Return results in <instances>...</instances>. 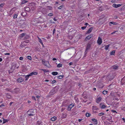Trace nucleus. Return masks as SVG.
I'll use <instances>...</instances> for the list:
<instances>
[{
    "label": "nucleus",
    "mask_w": 125,
    "mask_h": 125,
    "mask_svg": "<svg viewBox=\"0 0 125 125\" xmlns=\"http://www.w3.org/2000/svg\"><path fill=\"white\" fill-rule=\"evenodd\" d=\"M34 110H33L32 109H30L29 110L28 112V113H29L28 114V115L31 116H32L34 115Z\"/></svg>",
    "instance_id": "nucleus-1"
},
{
    "label": "nucleus",
    "mask_w": 125,
    "mask_h": 125,
    "mask_svg": "<svg viewBox=\"0 0 125 125\" xmlns=\"http://www.w3.org/2000/svg\"><path fill=\"white\" fill-rule=\"evenodd\" d=\"M42 63L45 66L47 67H49L50 64L49 62L45 61L44 60H42Z\"/></svg>",
    "instance_id": "nucleus-2"
},
{
    "label": "nucleus",
    "mask_w": 125,
    "mask_h": 125,
    "mask_svg": "<svg viewBox=\"0 0 125 125\" xmlns=\"http://www.w3.org/2000/svg\"><path fill=\"white\" fill-rule=\"evenodd\" d=\"M74 106V105L73 104H71L69 105L68 107L67 110L68 111H70L71 108Z\"/></svg>",
    "instance_id": "nucleus-3"
},
{
    "label": "nucleus",
    "mask_w": 125,
    "mask_h": 125,
    "mask_svg": "<svg viewBox=\"0 0 125 125\" xmlns=\"http://www.w3.org/2000/svg\"><path fill=\"white\" fill-rule=\"evenodd\" d=\"M97 43L99 45H101L102 43V39L100 37H99L98 38L97 41Z\"/></svg>",
    "instance_id": "nucleus-4"
},
{
    "label": "nucleus",
    "mask_w": 125,
    "mask_h": 125,
    "mask_svg": "<svg viewBox=\"0 0 125 125\" xmlns=\"http://www.w3.org/2000/svg\"><path fill=\"white\" fill-rule=\"evenodd\" d=\"M90 45L89 44H88L87 45V47L86 48V50L85 52V54H86L87 53V52H86V51L87 50H88L90 48Z\"/></svg>",
    "instance_id": "nucleus-5"
},
{
    "label": "nucleus",
    "mask_w": 125,
    "mask_h": 125,
    "mask_svg": "<svg viewBox=\"0 0 125 125\" xmlns=\"http://www.w3.org/2000/svg\"><path fill=\"white\" fill-rule=\"evenodd\" d=\"M93 36L92 34H91L88 36L85 39L86 41H87L89 40Z\"/></svg>",
    "instance_id": "nucleus-6"
},
{
    "label": "nucleus",
    "mask_w": 125,
    "mask_h": 125,
    "mask_svg": "<svg viewBox=\"0 0 125 125\" xmlns=\"http://www.w3.org/2000/svg\"><path fill=\"white\" fill-rule=\"evenodd\" d=\"M113 5L114 7L115 8H117L120 7L121 6V4H114Z\"/></svg>",
    "instance_id": "nucleus-7"
},
{
    "label": "nucleus",
    "mask_w": 125,
    "mask_h": 125,
    "mask_svg": "<svg viewBox=\"0 0 125 125\" xmlns=\"http://www.w3.org/2000/svg\"><path fill=\"white\" fill-rule=\"evenodd\" d=\"M24 80L23 78L21 77H20L18 78L17 80V81L19 82H21L23 81Z\"/></svg>",
    "instance_id": "nucleus-8"
},
{
    "label": "nucleus",
    "mask_w": 125,
    "mask_h": 125,
    "mask_svg": "<svg viewBox=\"0 0 125 125\" xmlns=\"http://www.w3.org/2000/svg\"><path fill=\"white\" fill-rule=\"evenodd\" d=\"M37 74V72H32L30 73L29 74V75L30 76H31L33 74L35 75Z\"/></svg>",
    "instance_id": "nucleus-9"
},
{
    "label": "nucleus",
    "mask_w": 125,
    "mask_h": 125,
    "mask_svg": "<svg viewBox=\"0 0 125 125\" xmlns=\"http://www.w3.org/2000/svg\"><path fill=\"white\" fill-rule=\"evenodd\" d=\"M38 40H39V42L43 46H44V45L43 44V43L42 42V40L40 38H39L38 37Z\"/></svg>",
    "instance_id": "nucleus-10"
},
{
    "label": "nucleus",
    "mask_w": 125,
    "mask_h": 125,
    "mask_svg": "<svg viewBox=\"0 0 125 125\" xmlns=\"http://www.w3.org/2000/svg\"><path fill=\"white\" fill-rule=\"evenodd\" d=\"M56 119L57 117L55 116H54L51 118V120L52 121H54L56 120Z\"/></svg>",
    "instance_id": "nucleus-11"
},
{
    "label": "nucleus",
    "mask_w": 125,
    "mask_h": 125,
    "mask_svg": "<svg viewBox=\"0 0 125 125\" xmlns=\"http://www.w3.org/2000/svg\"><path fill=\"white\" fill-rule=\"evenodd\" d=\"M93 109L95 110H97L98 108L96 106H93Z\"/></svg>",
    "instance_id": "nucleus-12"
},
{
    "label": "nucleus",
    "mask_w": 125,
    "mask_h": 125,
    "mask_svg": "<svg viewBox=\"0 0 125 125\" xmlns=\"http://www.w3.org/2000/svg\"><path fill=\"white\" fill-rule=\"evenodd\" d=\"M58 73L57 72H53L52 73V74L54 75H57L58 74Z\"/></svg>",
    "instance_id": "nucleus-13"
},
{
    "label": "nucleus",
    "mask_w": 125,
    "mask_h": 125,
    "mask_svg": "<svg viewBox=\"0 0 125 125\" xmlns=\"http://www.w3.org/2000/svg\"><path fill=\"white\" fill-rule=\"evenodd\" d=\"M110 44H108L107 45L105 46V49L106 50H107L108 49L109 47Z\"/></svg>",
    "instance_id": "nucleus-14"
},
{
    "label": "nucleus",
    "mask_w": 125,
    "mask_h": 125,
    "mask_svg": "<svg viewBox=\"0 0 125 125\" xmlns=\"http://www.w3.org/2000/svg\"><path fill=\"white\" fill-rule=\"evenodd\" d=\"M113 68L115 69H116L118 67V66H117L114 65L113 66Z\"/></svg>",
    "instance_id": "nucleus-15"
},
{
    "label": "nucleus",
    "mask_w": 125,
    "mask_h": 125,
    "mask_svg": "<svg viewBox=\"0 0 125 125\" xmlns=\"http://www.w3.org/2000/svg\"><path fill=\"white\" fill-rule=\"evenodd\" d=\"M93 29V28L92 27L89 29L88 31V32H87L88 33H90Z\"/></svg>",
    "instance_id": "nucleus-16"
},
{
    "label": "nucleus",
    "mask_w": 125,
    "mask_h": 125,
    "mask_svg": "<svg viewBox=\"0 0 125 125\" xmlns=\"http://www.w3.org/2000/svg\"><path fill=\"white\" fill-rule=\"evenodd\" d=\"M63 76L61 75L58 77V78L59 79H62L63 77Z\"/></svg>",
    "instance_id": "nucleus-17"
},
{
    "label": "nucleus",
    "mask_w": 125,
    "mask_h": 125,
    "mask_svg": "<svg viewBox=\"0 0 125 125\" xmlns=\"http://www.w3.org/2000/svg\"><path fill=\"white\" fill-rule=\"evenodd\" d=\"M25 33H22L21 34L20 37L21 38L22 37H23L24 35H25Z\"/></svg>",
    "instance_id": "nucleus-18"
},
{
    "label": "nucleus",
    "mask_w": 125,
    "mask_h": 125,
    "mask_svg": "<svg viewBox=\"0 0 125 125\" xmlns=\"http://www.w3.org/2000/svg\"><path fill=\"white\" fill-rule=\"evenodd\" d=\"M30 76V75H29H29H27L26 76H25V79H25V80H26H26H27L28 79V78H29V77Z\"/></svg>",
    "instance_id": "nucleus-19"
},
{
    "label": "nucleus",
    "mask_w": 125,
    "mask_h": 125,
    "mask_svg": "<svg viewBox=\"0 0 125 125\" xmlns=\"http://www.w3.org/2000/svg\"><path fill=\"white\" fill-rule=\"evenodd\" d=\"M115 53V51L114 50L111 52L110 54L111 55H114Z\"/></svg>",
    "instance_id": "nucleus-20"
},
{
    "label": "nucleus",
    "mask_w": 125,
    "mask_h": 125,
    "mask_svg": "<svg viewBox=\"0 0 125 125\" xmlns=\"http://www.w3.org/2000/svg\"><path fill=\"white\" fill-rule=\"evenodd\" d=\"M62 64L61 63L57 65V67L58 68H60L62 66Z\"/></svg>",
    "instance_id": "nucleus-21"
},
{
    "label": "nucleus",
    "mask_w": 125,
    "mask_h": 125,
    "mask_svg": "<svg viewBox=\"0 0 125 125\" xmlns=\"http://www.w3.org/2000/svg\"><path fill=\"white\" fill-rule=\"evenodd\" d=\"M27 59L30 60H31V56H28L27 57Z\"/></svg>",
    "instance_id": "nucleus-22"
},
{
    "label": "nucleus",
    "mask_w": 125,
    "mask_h": 125,
    "mask_svg": "<svg viewBox=\"0 0 125 125\" xmlns=\"http://www.w3.org/2000/svg\"><path fill=\"white\" fill-rule=\"evenodd\" d=\"M101 97H99L97 100V103H98L101 100Z\"/></svg>",
    "instance_id": "nucleus-23"
},
{
    "label": "nucleus",
    "mask_w": 125,
    "mask_h": 125,
    "mask_svg": "<svg viewBox=\"0 0 125 125\" xmlns=\"http://www.w3.org/2000/svg\"><path fill=\"white\" fill-rule=\"evenodd\" d=\"M18 14H15L14 15V16H13V18L14 19H15L17 18V16H18Z\"/></svg>",
    "instance_id": "nucleus-24"
},
{
    "label": "nucleus",
    "mask_w": 125,
    "mask_h": 125,
    "mask_svg": "<svg viewBox=\"0 0 125 125\" xmlns=\"http://www.w3.org/2000/svg\"><path fill=\"white\" fill-rule=\"evenodd\" d=\"M107 91H106L104 90L103 91V94H107Z\"/></svg>",
    "instance_id": "nucleus-25"
},
{
    "label": "nucleus",
    "mask_w": 125,
    "mask_h": 125,
    "mask_svg": "<svg viewBox=\"0 0 125 125\" xmlns=\"http://www.w3.org/2000/svg\"><path fill=\"white\" fill-rule=\"evenodd\" d=\"M90 115H91L89 113H86V115L87 117H88L90 116Z\"/></svg>",
    "instance_id": "nucleus-26"
},
{
    "label": "nucleus",
    "mask_w": 125,
    "mask_h": 125,
    "mask_svg": "<svg viewBox=\"0 0 125 125\" xmlns=\"http://www.w3.org/2000/svg\"><path fill=\"white\" fill-rule=\"evenodd\" d=\"M104 113H99L98 114V115L99 116H101L102 115H104Z\"/></svg>",
    "instance_id": "nucleus-27"
},
{
    "label": "nucleus",
    "mask_w": 125,
    "mask_h": 125,
    "mask_svg": "<svg viewBox=\"0 0 125 125\" xmlns=\"http://www.w3.org/2000/svg\"><path fill=\"white\" fill-rule=\"evenodd\" d=\"M8 120L7 119H3V123L4 124L6 122H7Z\"/></svg>",
    "instance_id": "nucleus-28"
},
{
    "label": "nucleus",
    "mask_w": 125,
    "mask_h": 125,
    "mask_svg": "<svg viewBox=\"0 0 125 125\" xmlns=\"http://www.w3.org/2000/svg\"><path fill=\"white\" fill-rule=\"evenodd\" d=\"M28 2V1H26L25 0H24L22 1V4H24L26 3H27Z\"/></svg>",
    "instance_id": "nucleus-29"
},
{
    "label": "nucleus",
    "mask_w": 125,
    "mask_h": 125,
    "mask_svg": "<svg viewBox=\"0 0 125 125\" xmlns=\"http://www.w3.org/2000/svg\"><path fill=\"white\" fill-rule=\"evenodd\" d=\"M92 121L94 122H96V124H97V120L96 119H92Z\"/></svg>",
    "instance_id": "nucleus-30"
},
{
    "label": "nucleus",
    "mask_w": 125,
    "mask_h": 125,
    "mask_svg": "<svg viewBox=\"0 0 125 125\" xmlns=\"http://www.w3.org/2000/svg\"><path fill=\"white\" fill-rule=\"evenodd\" d=\"M86 27V26L82 27L81 28L83 30L85 29Z\"/></svg>",
    "instance_id": "nucleus-31"
},
{
    "label": "nucleus",
    "mask_w": 125,
    "mask_h": 125,
    "mask_svg": "<svg viewBox=\"0 0 125 125\" xmlns=\"http://www.w3.org/2000/svg\"><path fill=\"white\" fill-rule=\"evenodd\" d=\"M109 23L111 24H115V22H114L112 21V22H110Z\"/></svg>",
    "instance_id": "nucleus-32"
},
{
    "label": "nucleus",
    "mask_w": 125,
    "mask_h": 125,
    "mask_svg": "<svg viewBox=\"0 0 125 125\" xmlns=\"http://www.w3.org/2000/svg\"><path fill=\"white\" fill-rule=\"evenodd\" d=\"M53 15V14L52 13H50L48 14V15H49V16H52Z\"/></svg>",
    "instance_id": "nucleus-33"
},
{
    "label": "nucleus",
    "mask_w": 125,
    "mask_h": 125,
    "mask_svg": "<svg viewBox=\"0 0 125 125\" xmlns=\"http://www.w3.org/2000/svg\"><path fill=\"white\" fill-rule=\"evenodd\" d=\"M122 109L123 110L125 111V105L123 106L122 107Z\"/></svg>",
    "instance_id": "nucleus-34"
},
{
    "label": "nucleus",
    "mask_w": 125,
    "mask_h": 125,
    "mask_svg": "<svg viewBox=\"0 0 125 125\" xmlns=\"http://www.w3.org/2000/svg\"><path fill=\"white\" fill-rule=\"evenodd\" d=\"M63 6H61L58 8L59 9H61L63 7Z\"/></svg>",
    "instance_id": "nucleus-35"
},
{
    "label": "nucleus",
    "mask_w": 125,
    "mask_h": 125,
    "mask_svg": "<svg viewBox=\"0 0 125 125\" xmlns=\"http://www.w3.org/2000/svg\"><path fill=\"white\" fill-rule=\"evenodd\" d=\"M106 106L105 105H103L102 106L101 108L102 109H103L106 107Z\"/></svg>",
    "instance_id": "nucleus-36"
},
{
    "label": "nucleus",
    "mask_w": 125,
    "mask_h": 125,
    "mask_svg": "<svg viewBox=\"0 0 125 125\" xmlns=\"http://www.w3.org/2000/svg\"><path fill=\"white\" fill-rule=\"evenodd\" d=\"M56 82V81L55 80H54L52 81V84H53V83H55Z\"/></svg>",
    "instance_id": "nucleus-37"
},
{
    "label": "nucleus",
    "mask_w": 125,
    "mask_h": 125,
    "mask_svg": "<svg viewBox=\"0 0 125 125\" xmlns=\"http://www.w3.org/2000/svg\"><path fill=\"white\" fill-rule=\"evenodd\" d=\"M66 115L65 114H63V117L64 118H65L66 117Z\"/></svg>",
    "instance_id": "nucleus-38"
},
{
    "label": "nucleus",
    "mask_w": 125,
    "mask_h": 125,
    "mask_svg": "<svg viewBox=\"0 0 125 125\" xmlns=\"http://www.w3.org/2000/svg\"><path fill=\"white\" fill-rule=\"evenodd\" d=\"M23 58L22 57H20L19 58V59L21 60H23Z\"/></svg>",
    "instance_id": "nucleus-39"
},
{
    "label": "nucleus",
    "mask_w": 125,
    "mask_h": 125,
    "mask_svg": "<svg viewBox=\"0 0 125 125\" xmlns=\"http://www.w3.org/2000/svg\"><path fill=\"white\" fill-rule=\"evenodd\" d=\"M32 99L34 100H36V98L35 97L32 96Z\"/></svg>",
    "instance_id": "nucleus-40"
},
{
    "label": "nucleus",
    "mask_w": 125,
    "mask_h": 125,
    "mask_svg": "<svg viewBox=\"0 0 125 125\" xmlns=\"http://www.w3.org/2000/svg\"><path fill=\"white\" fill-rule=\"evenodd\" d=\"M112 112H115L116 113H117V112H116V111L114 110H112Z\"/></svg>",
    "instance_id": "nucleus-41"
},
{
    "label": "nucleus",
    "mask_w": 125,
    "mask_h": 125,
    "mask_svg": "<svg viewBox=\"0 0 125 125\" xmlns=\"http://www.w3.org/2000/svg\"><path fill=\"white\" fill-rule=\"evenodd\" d=\"M55 29H53V34L55 32Z\"/></svg>",
    "instance_id": "nucleus-42"
},
{
    "label": "nucleus",
    "mask_w": 125,
    "mask_h": 125,
    "mask_svg": "<svg viewBox=\"0 0 125 125\" xmlns=\"http://www.w3.org/2000/svg\"><path fill=\"white\" fill-rule=\"evenodd\" d=\"M24 42L26 43H28L29 42V40H26V41H25Z\"/></svg>",
    "instance_id": "nucleus-43"
},
{
    "label": "nucleus",
    "mask_w": 125,
    "mask_h": 125,
    "mask_svg": "<svg viewBox=\"0 0 125 125\" xmlns=\"http://www.w3.org/2000/svg\"><path fill=\"white\" fill-rule=\"evenodd\" d=\"M73 64V62H70L69 63V65H72Z\"/></svg>",
    "instance_id": "nucleus-44"
},
{
    "label": "nucleus",
    "mask_w": 125,
    "mask_h": 125,
    "mask_svg": "<svg viewBox=\"0 0 125 125\" xmlns=\"http://www.w3.org/2000/svg\"><path fill=\"white\" fill-rule=\"evenodd\" d=\"M3 5H4L3 4H0V7L1 6L2 7V6Z\"/></svg>",
    "instance_id": "nucleus-45"
},
{
    "label": "nucleus",
    "mask_w": 125,
    "mask_h": 125,
    "mask_svg": "<svg viewBox=\"0 0 125 125\" xmlns=\"http://www.w3.org/2000/svg\"><path fill=\"white\" fill-rule=\"evenodd\" d=\"M5 55H9L10 54V53H5Z\"/></svg>",
    "instance_id": "nucleus-46"
},
{
    "label": "nucleus",
    "mask_w": 125,
    "mask_h": 125,
    "mask_svg": "<svg viewBox=\"0 0 125 125\" xmlns=\"http://www.w3.org/2000/svg\"><path fill=\"white\" fill-rule=\"evenodd\" d=\"M57 59H56V58H53V59H52V60L53 61H55V60H56Z\"/></svg>",
    "instance_id": "nucleus-47"
},
{
    "label": "nucleus",
    "mask_w": 125,
    "mask_h": 125,
    "mask_svg": "<svg viewBox=\"0 0 125 125\" xmlns=\"http://www.w3.org/2000/svg\"><path fill=\"white\" fill-rule=\"evenodd\" d=\"M88 24V23H86L84 24L85 25L87 26Z\"/></svg>",
    "instance_id": "nucleus-48"
},
{
    "label": "nucleus",
    "mask_w": 125,
    "mask_h": 125,
    "mask_svg": "<svg viewBox=\"0 0 125 125\" xmlns=\"http://www.w3.org/2000/svg\"><path fill=\"white\" fill-rule=\"evenodd\" d=\"M36 97L38 98H39L40 97V96H37Z\"/></svg>",
    "instance_id": "nucleus-49"
},
{
    "label": "nucleus",
    "mask_w": 125,
    "mask_h": 125,
    "mask_svg": "<svg viewBox=\"0 0 125 125\" xmlns=\"http://www.w3.org/2000/svg\"><path fill=\"white\" fill-rule=\"evenodd\" d=\"M82 119H78V121L79 122H81V121H82Z\"/></svg>",
    "instance_id": "nucleus-50"
},
{
    "label": "nucleus",
    "mask_w": 125,
    "mask_h": 125,
    "mask_svg": "<svg viewBox=\"0 0 125 125\" xmlns=\"http://www.w3.org/2000/svg\"><path fill=\"white\" fill-rule=\"evenodd\" d=\"M2 59L1 58H0V62H1L2 61Z\"/></svg>",
    "instance_id": "nucleus-51"
},
{
    "label": "nucleus",
    "mask_w": 125,
    "mask_h": 125,
    "mask_svg": "<svg viewBox=\"0 0 125 125\" xmlns=\"http://www.w3.org/2000/svg\"><path fill=\"white\" fill-rule=\"evenodd\" d=\"M116 32V31H115V32H112V33H111V34H114V33L115 32Z\"/></svg>",
    "instance_id": "nucleus-52"
},
{
    "label": "nucleus",
    "mask_w": 125,
    "mask_h": 125,
    "mask_svg": "<svg viewBox=\"0 0 125 125\" xmlns=\"http://www.w3.org/2000/svg\"><path fill=\"white\" fill-rule=\"evenodd\" d=\"M93 90L94 91H95L96 90V88H93Z\"/></svg>",
    "instance_id": "nucleus-53"
},
{
    "label": "nucleus",
    "mask_w": 125,
    "mask_h": 125,
    "mask_svg": "<svg viewBox=\"0 0 125 125\" xmlns=\"http://www.w3.org/2000/svg\"><path fill=\"white\" fill-rule=\"evenodd\" d=\"M53 20L55 21H57V20L56 19H55V18H54V19H53Z\"/></svg>",
    "instance_id": "nucleus-54"
},
{
    "label": "nucleus",
    "mask_w": 125,
    "mask_h": 125,
    "mask_svg": "<svg viewBox=\"0 0 125 125\" xmlns=\"http://www.w3.org/2000/svg\"><path fill=\"white\" fill-rule=\"evenodd\" d=\"M15 67V66L13 65L12 66V68H14Z\"/></svg>",
    "instance_id": "nucleus-55"
},
{
    "label": "nucleus",
    "mask_w": 125,
    "mask_h": 125,
    "mask_svg": "<svg viewBox=\"0 0 125 125\" xmlns=\"http://www.w3.org/2000/svg\"><path fill=\"white\" fill-rule=\"evenodd\" d=\"M28 103H30L31 102L30 101H28Z\"/></svg>",
    "instance_id": "nucleus-56"
},
{
    "label": "nucleus",
    "mask_w": 125,
    "mask_h": 125,
    "mask_svg": "<svg viewBox=\"0 0 125 125\" xmlns=\"http://www.w3.org/2000/svg\"><path fill=\"white\" fill-rule=\"evenodd\" d=\"M115 19H117V16H115Z\"/></svg>",
    "instance_id": "nucleus-57"
},
{
    "label": "nucleus",
    "mask_w": 125,
    "mask_h": 125,
    "mask_svg": "<svg viewBox=\"0 0 125 125\" xmlns=\"http://www.w3.org/2000/svg\"><path fill=\"white\" fill-rule=\"evenodd\" d=\"M12 102H11L10 103V105L12 104Z\"/></svg>",
    "instance_id": "nucleus-58"
},
{
    "label": "nucleus",
    "mask_w": 125,
    "mask_h": 125,
    "mask_svg": "<svg viewBox=\"0 0 125 125\" xmlns=\"http://www.w3.org/2000/svg\"><path fill=\"white\" fill-rule=\"evenodd\" d=\"M45 81V82H48L49 81L48 80H46Z\"/></svg>",
    "instance_id": "nucleus-59"
},
{
    "label": "nucleus",
    "mask_w": 125,
    "mask_h": 125,
    "mask_svg": "<svg viewBox=\"0 0 125 125\" xmlns=\"http://www.w3.org/2000/svg\"><path fill=\"white\" fill-rule=\"evenodd\" d=\"M50 7L49 9L51 10V9L52 8L50 7Z\"/></svg>",
    "instance_id": "nucleus-60"
},
{
    "label": "nucleus",
    "mask_w": 125,
    "mask_h": 125,
    "mask_svg": "<svg viewBox=\"0 0 125 125\" xmlns=\"http://www.w3.org/2000/svg\"><path fill=\"white\" fill-rule=\"evenodd\" d=\"M2 113H0V116L1 115H2Z\"/></svg>",
    "instance_id": "nucleus-61"
},
{
    "label": "nucleus",
    "mask_w": 125,
    "mask_h": 125,
    "mask_svg": "<svg viewBox=\"0 0 125 125\" xmlns=\"http://www.w3.org/2000/svg\"><path fill=\"white\" fill-rule=\"evenodd\" d=\"M64 110V109H63V108H62V110Z\"/></svg>",
    "instance_id": "nucleus-62"
},
{
    "label": "nucleus",
    "mask_w": 125,
    "mask_h": 125,
    "mask_svg": "<svg viewBox=\"0 0 125 125\" xmlns=\"http://www.w3.org/2000/svg\"><path fill=\"white\" fill-rule=\"evenodd\" d=\"M109 111V110L108 109H107L106 110V111L107 112Z\"/></svg>",
    "instance_id": "nucleus-63"
},
{
    "label": "nucleus",
    "mask_w": 125,
    "mask_h": 125,
    "mask_svg": "<svg viewBox=\"0 0 125 125\" xmlns=\"http://www.w3.org/2000/svg\"><path fill=\"white\" fill-rule=\"evenodd\" d=\"M89 125H93L92 124H90Z\"/></svg>",
    "instance_id": "nucleus-64"
}]
</instances>
